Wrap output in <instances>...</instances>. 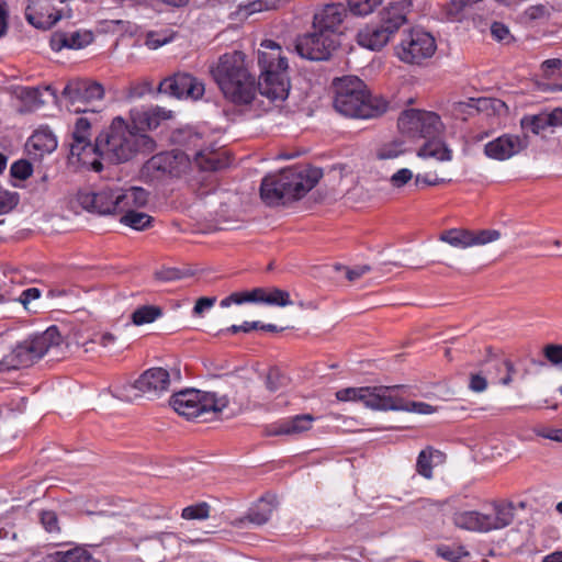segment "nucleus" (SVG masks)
<instances>
[{
  "mask_svg": "<svg viewBox=\"0 0 562 562\" xmlns=\"http://www.w3.org/2000/svg\"><path fill=\"white\" fill-rule=\"evenodd\" d=\"M210 74L224 99L235 106L251 105L257 95H261V80L247 55L240 50L221 55L210 66Z\"/></svg>",
  "mask_w": 562,
  "mask_h": 562,
  "instance_id": "1",
  "label": "nucleus"
},
{
  "mask_svg": "<svg viewBox=\"0 0 562 562\" xmlns=\"http://www.w3.org/2000/svg\"><path fill=\"white\" fill-rule=\"evenodd\" d=\"M155 148L153 137L136 132L122 116H115L109 127L95 137L98 156L112 164L130 161L138 154L153 153Z\"/></svg>",
  "mask_w": 562,
  "mask_h": 562,
  "instance_id": "2",
  "label": "nucleus"
},
{
  "mask_svg": "<svg viewBox=\"0 0 562 562\" xmlns=\"http://www.w3.org/2000/svg\"><path fill=\"white\" fill-rule=\"evenodd\" d=\"M323 177L319 168L311 166H293L282 169L279 173L266 176L260 186L262 201L274 206L289 201L299 200L311 191Z\"/></svg>",
  "mask_w": 562,
  "mask_h": 562,
  "instance_id": "3",
  "label": "nucleus"
},
{
  "mask_svg": "<svg viewBox=\"0 0 562 562\" xmlns=\"http://www.w3.org/2000/svg\"><path fill=\"white\" fill-rule=\"evenodd\" d=\"M334 108L348 117L374 119L387 110V102L372 97L366 83L356 76H345L333 81Z\"/></svg>",
  "mask_w": 562,
  "mask_h": 562,
  "instance_id": "4",
  "label": "nucleus"
},
{
  "mask_svg": "<svg viewBox=\"0 0 562 562\" xmlns=\"http://www.w3.org/2000/svg\"><path fill=\"white\" fill-rule=\"evenodd\" d=\"M258 50L260 68L261 97L271 102L284 101L290 91V80L286 74L288 60L282 56L281 46L271 40H265Z\"/></svg>",
  "mask_w": 562,
  "mask_h": 562,
  "instance_id": "5",
  "label": "nucleus"
},
{
  "mask_svg": "<svg viewBox=\"0 0 562 562\" xmlns=\"http://www.w3.org/2000/svg\"><path fill=\"white\" fill-rule=\"evenodd\" d=\"M61 336L56 326H50L44 333L19 342L10 353L0 361V370H18L27 368L38 361L53 346L60 344Z\"/></svg>",
  "mask_w": 562,
  "mask_h": 562,
  "instance_id": "6",
  "label": "nucleus"
},
{
  "mask_svg": "<svg viewBox=\"0 0 562 562\" xmlns=\"http://www.w3.org/2000/svg\"><path fill=\"white\" fill-rule=\"evenodd\" d=\"M175 142L192 151V156L201 170L217 171L229 166V157L224 151L201 148L202 137L190 128L181 130L173 136Z\"/></svg>",
  "mask_w": 562,
  "mask_h": 562,
  "instance_id": "7",
  "label": "nucleus"
},
{
  "mask_svg": "<svg viewBox=\"0 0 562 562\" xmlns=\"http://www.w3.org/2000/svg\"><path fill=\"white\" fill-rule=\"evenodd\" d=\"M189 166V154L165 151L154 155L142 167V177L149 182L179 177Z\"/></svg>",
  "mask_w": 562,
  "mask_h": 562,
  "instance_id": "8",
  "label": "nucleus"
},
{
  "mask_svg": "<svg viewBox=\"0 0 562 562\" xmlns=\"http://www.w3.org/2000/svg\"><path fill=\"white\" fill-rule=\"evenodd\" d=\"M397 126L403 135L411 138L435 137L442 130L438 114L415 109L403 111L397 120Z\"/></svg>",
  "mask_w": 562,
  "mask_h": 562,
  "instance_id": "9",
  "label": "nucleus"
},
{
  "mask_svg": "<svg viewBox=\"0 0 562 562\" xmlns=\"http://www.w3.org/2000/svg\"><path fill=\"white\" fill-rule=\"evenodd\" d=\"M339 45V38L335 34L313 29V32L296 38L295 49L303 58L321 61L328 60Z\"/></svg>",
  "mask_w": 562,
  "mask_h": 562,
  "instance_id": "10",
  "label": "nucleus"
},
{
  "mask_svg": "<svg viewBox=\"0 0 562 562\" xmlns=\"http://www.w3.org/2000/svg\"><path fill=\"white\" fill-rule=\"evenodd\" d=\"M436 48V41L431 34L423 30L413 29L404 34L395 50L402 61L419 64L422 60L430 58Z\"/></svg>",
  "mask_w": 562,
  "mask_h": 562,
  "instance_id": "11",
  "label": "nucleus"
},
{
  "mask_svg": "<svg viewBox=\"0 0 562 562\" xmlns=\"http://www.w3.org/2000/svg\"><path fill=\"white\" fill-rule=\"evenodd\" d=\"M104 88L98 81L89 79H70L61 91V98L67 100L68 109L75 113H88L87 104L101 100Z\"/></svg>",
  "mask_w": 562,
  "mask_h": 562,
  "instance_id": "12",
  "label": "nucleus"
},
{
  "mask_svg": "<svg viewBox=\"0 0 562 562\" xmlns=\"http://www.w3.org/2000/svg\"><path fill=\"white\" fill-rule=\"evenodd\" d=\"M158 93L168 94L177 99L200 100L205 92L204 83L186 71L175 72L162 79L158 87Z\"/></svg>",
  "mask_w": 562,
  "mask_h": 562,
  "instance_id": "13",
  "label": "nucleus"
},
{
  "mask_svg": "<svg viewBox=\"0 0 562 562\" xmlns=\"http://www.w3.org/2000/svg\"><path fill=\"white\" fill-rule=\"evenodd\" d=\"M76 201L86 211L99 215L121 214L117 188L101 189L93 191L91 189H80L76 194Z\"/></svg>",
  "mask_w": 562,
  "mask_h": 562,
  "instance_id": "14",
  "label": "nucleus"
},
{
  "mask_svg": "<svg viewBox=\"0 0 562 562\" xmlns=\"http://www.w3.org/2000/svg\"><path fill=\"white\" fill-rule=\"evenodd\" d=\"M93 122L88 116L78 117L72 131V142L70 143V155L77 157L82 164H90L91 169L100 172L103 165L99 159L88 161V156L98 155L95 142L91 143V126Z\"/></svg>",
  "mask_w": 562,
  "mask_h": 562,
  "instance_id": "15",
  "label": "nucleus"
},
{
  "mask_svg": "<svg viewBox=\"0 0 562 562\" xmlns=\"http://www.w3.org/2000/svg\"><path fill=\"white\" fill-rule=\"evenodd\" d=\"M389 386L346 387L336 392V398L341 402H361L366 407L384 411Z\"/></svg>",
  "mask_w": 562,
  "mask_h": 562,
  "instance_id": "16",
  "label": "nucleus"
},
{
  "mask_svg": "<svg viewBox=\"0 0 562 562\" xmlns=\"http://www.w3.org/2000/svg\"><path fill=\"white\" fill-rule=\"evenodd\" d=\"M529 145L528 136L504 134L484 146V154L494 160H506L526 149Z\"/></svg>",
  "mask_w": 562,
  "mask_h": 562,
  "instance_id": "17",
  "label": "nucleus"
},
{
  "mask_svg": "<svg viewBox=\"0 0 562 562\" xmlns=\"http://www.w3.org/2000/svg\"><path fill=\"white\" fill-rule=\"evenodd\" d=\"M348 18V10L344 3H328L314 13L313 29L335 34L337 38L342 34L341 26Z\"/></svg>",
  "mask_w": 562,
  "mask_h": 562,
  "instance_id": "18",
  "label": "nucleus"
},
{
  "mask_svg": "<svg viewBox=\"0 0 562 562\" xmlns=\"http://www.w3.org/2000/svg\"><path fill=\"white\" fill-rule=\"evenodd\" d=\"M170 385V374L164 368H150L144 371L133 383V387L140 393L155 398L161 393L168 391Z\"/></svg>",
  "mask_w": 562,
  "mask_h": 562,
  "instance_id": "19",
  "label": "nucleus"
},
{
  "mask_svg": "<svg viewBox=\"0 0 562 562\" xmlns=\"http://www.w3.org/2000/svg\"><path fill=\"white\" fill-rule=\"evenodd\" d=\"M413 2L411 0H395L384 7L379 13V24L392 36L407 23V14L411 12Z\"/></svg>",
  "mask_w": 562,
  "mask_h": 562,
  "instance_id": "20",
  "label": "nucleus"
},
{
  "mask_svg": "<svg viewBox=\"0 0 562 562\" xmlns=\"http://www.w3.org/2000/svg\"><path fill=\"white\" fill-rule=\"evenodd\" d=\"M172 117V112L159 106L149 109H133L130 112V124L136 132L147 134L156 130L161 121Z\"/></svg>",
  "mask_w": 562,
  "mask_h": 562,
  "instance_id": "21",
  "label": "nucleus"
},
{
  "mask_svg": "<svg viewBox=\"0 0 562 562\" xmlns=\"http://www.w3.org/2000/svg\"><path fill=\"white\" fill-rule=\"evenodd\" d=\"M515 518V506L512 502H494L491 513H483L484 532L508 527Z\"/></svg>",
  "mask_w": 562,
  "mask_h": 562,
  "instance_id": "22",
  "label": "nucleus"
},
{
  "mask_svg": "<svg viewBox=\"0 0 562 562\" xmlns=\"http://www.w3.org/2000/svg\"><path fill=\"white\" fill-rule=\"evenodd\" d=\"M314 417L311 414L296 415L280 420L266 428L267 436H297L312 428Z\"/></svg>",
  "mask_w": 562,
  "mask_h": 562,
  "instance_id": "23",
  "label": "nucleus"
},
{
  "mask_svg": "<svg viewBox=\"0 0 562 562\" xmlns=\"http://www.w3.org/2000/svg\"><path fill=\"white\" fill-rule=\"evenodd\" d=\"M403 389L401 385L389 386L390 393L386 394V401L384 404V411H405L416 414H432L436 412V407L424 403L406 401L398 395V392Z\"/></svg>",
  "mask_w": 562,
  "mask_h": 562,
  "instance_id": "24",
  "label": "nucleus"
},
{
  "mask_svg": "<svg viewBox=\"0 0 562 562\" xmlns=\"http://www.w3.org/2000/svg\"><path fill=\"white\" fill-rule=\"evenodd\" d=\"M561 125L562 108H555L551 112L526 115L520 121V126L524 131H529L536 135L546 131L548 127H558Z\"/></svg>",
  "mask_w": 562,
  "mask_h": 562,
  "instance_id": "25",
  "label": "nucleus"
},
{
  "mask_svg": "<svg viewBox=\"0 0 562 562\" xmlns=\"http://www.w3.org/2000/svg\"><path fill=\"white\" fill-rule=\"evenodd\" d=\"M199 390L187 389L175 393L170 398V405L179 415L187 418H194L199 417Z\"/></svg>",
  "mask_w": 562,
  "mask_h": 562,
  "instance_id": "26",
  "label": "nucleus"
},
{
  "mask_svg": "<svg viewBox=\"0 0 562 562\" xmlns=\"http://www.w3.org/2000/svg\"><path fill=\"white\" fill-rule=\"evenodd\" d=\"M92 41L93 34L88 31H76L71 33L55 32L50 37V47L56 52L63 48L80 49L89 45Z\"/></svg>",
  "mask_w": 562,
  "mask_h": 562,
  "instance_id": "27",
  "label": "nucleus"
},
{
  "mask_svg": "<svg viewBox=\"0 0 562 562\" xmlns=\"http://www.w3.org/2000/svg\"><path fill=\"white\" fill-rule=\"evenodd\" d=\"M392 38L390 31H386L382 25H367L357 34V42L360 46L371 49L380 50Z\"/></svg>",
  "mask_w": 562,
  "mask_h": 562,
  "instance_id": "28",
  "label": "nucleus"
},
{
  "mask_svg": "<svg viewBox=\"0 0 562 562\" xmlns=\"http://www.w3.org/2000/svg\"><path fill=\"white\" fill-rule=\"evenodd\" d=\"M121 213L126 210L143 207L147 204L149 193L140 187H131L127 189L117 188Z\"/></svg>",
  "mask_w": 562,
  "mask_h": 562,
  "instance_id": "29",
  "label": "nucleus"
},
{
  "mask_svg": "<svg viewBox=\"0 0 562 562\" xmlns=\"http://www.w3.org/2000/svg\"><path fill=\"white\" fill-rule=\"evenodd\" d=\"M456 527L469 531L484 532L483 513L477 510H459L452 516Z\"/></svg>",
  "mask_w": 562,
  "mask_h": 562,
  "instance_id": "30",
  "label": "nucleus"
},
{
  "mask_svg": "<svg viewBox=\"0 0 562 562\" xmlns=\"http://www.w3.org/2000/svg\"><path fill=\"white\" fill-rule=\"evenodd\" d=\"M43 91L49 92L54 99V102H57L58 94L56 89L52 86H45L43 89L35 87L22 88L19 91L18 97L22 102H24L26 106L34 109L45 104V101L42 99Z\"/></svg>",
  "mask_w": 562,
  "mask_h": 562,
  "instance_id": "31",
  "label": "nucleus"
},
{
  "mask_svg": "<svg viewBox=\"0 0 562 562\" xmlns=\"http://www.w3.org/2000/svg\"><path fill=\"white\" fill-rule=\"evenodd\" d=\"M274 497H261L247 513L246 519L257 526L266 524L274 510Z\"/></svg>",
  "mask_w": 562,
  "mask_h": 562,
  "instance_id": "32",
  "label": "nucleus"
},
{
  "mask_svg": "<svg viewBox=\"0 0 562 562\" xmlns=\"http://www.w3.org/2000/svg\"><path fill=\"white\" fill-rule=\"evenodd\" d=\"M429 140L419 148L417 155L423 158H435L439 161L451 160V150L443 142L435 137H427Z\"/></svg>",
  "mask_w": 562,
  "mask_h": 562,
  "instance_id": "33",
  "label": "nucleus"
},
{
  "mask_svg": "<svg viewBox=\"0 0 562 562\" xmlns=\"http://www.w3.org/2000/svg\"><path fill=\"white\" fill-rule=\"evenodd\" d=\"M43 562H97L91 554L81 548H75L68 551H56L47 554Z\"/></svg>",
  "mask_w": 562,
  "mask_h": 562,
  "instance_id": "34",
  "label": "nucleus"
},
{
  "mask_svg": "<svg viewBox=\"0 0 562 562\" xmlns=\"http://www.w3.org/2000/svg\"><path fill=\"white\" fill-rule=\"evenodd\" d=\"M227 405L228 398L226 396H216L215 393L200 391L199 416L207 412H222Z\"/></svg>",
  "mask_w": 562,
  "mask_h": 562,
  "instance_id": "35",
  "label": "nucleus"
},
{
  "mask_svg": "<svg viewBox=\"0 0 562 562\" xmlns=\"http://www.w3.org/2000/svg\"><path fill=\"white\" fill-rule=\"evenodd\" d=\"M445 504L446 502L422 498L415 503L414 512L420 520L429 521L441 513Z\"/></svg>",
  "mask_w": 562,
  "mask_h": 562,
  "instance_id": "36",
  "label": "nucleus"
},
{
  "mask_svg": "<svg viewBox=\"0 0 562 562\" xmlns=\"http://www.w3.org/2000/svg\"><path fill=\"white\" fill-rule=\"evenodd\" d=\"M439 239L457 248L471 247L472 231L468 229H448L440 234Z\"/></svg>",
  "mask_w": 562,
  "mask_h": 562,
  "instance_id": "37",
  "label": "nucleus"
},
{
  "mask_svg": "<svg viewBox=\"0 0 562 562\" xmlns=\"http://www.w3.org/2000/svg\"><path fill=\"white\" fill-rule=\"evenodd\" d=\"M121 214H123L120 220L121 223L136 231H144L150 227L154 221L150 215L143 212H137L135 210H126Z\"/></svg>",
  "mask_w": 562,
  "mask_h": 562,
  "instance_id": "38",
  "label": "nucleus"
},
{
  "mask_svg": "<svg viewBox=\"0 0 562 562\" xmlns=\"http://www.w3.org/2000/svg\"><path fill=\"white\" fill-rule=\"evenodd\" d=\"M442 453L439 450L428 447L422 450L418 454L416 462V471L425 479L432 477V460L434 458H441Z\"/></svg>",
  "mask_w": 562,
  "mask_h": 562,
  "instance_id": "39",
  "label": "nucleus"
},
{
  "mask_svg": "<svg viewBox=\"0 0 562 562\" xmlns=\"http://www.w3.org/2000/svg\"><path fill=\"white\" fill-rule=\"evenodd\" d=\"M162 315V310L156 305H144L136 308L131 316L134 325L140 326L155 322Z\"/></svg>",
  "mask_w": 562,
  "mask_h": 562,
  "instance_id": "40",
  "label": "nucleus"
},
{
  "mask_svg": "<svg viewBox=\"0 0 562 562\" xmlns=\"http://www.w3.org/2000/svg\"><path fill=\"white\" fill-rule=\"evenodd\" d=\"M31 143L34 148L42 153H52L57 147V140L54 134L47 130L36 131L31 136Z\"/></svg>",
  "mask_w": 562,
  "mask_h": 562,
  "instance_id": "41",
  "label": "nucleus"
},
{
  "mask_svg": "<svg viewBox=\"0 0 562 562\" xmlns=\"http://www.w3.org/2000/svg\"><path fill=\"white\" fill-rule=\"evenodd\" d=\"M382 0H347L348 11L357 16H364L374 11Z\"/></svg>",
  "mask_w": 562,
  "mask_h": 562,
  "instance_id": "42",
  "label": "nucleus"
},
{
  "mask_svg": "<svg viewBox=\"0 0 562 562\" xmlns=\"http://www.w3.org/2000/svg\"><path fill=\"white\" fill-rule=\"evenodd\" d=\"M404 153V143L402 140H393L382 145L376 151V157L381 160L394 159Z\"/></svg>",
  "mask_w": 562,
  "mask_h": 562,
  "instance_id": "43",
  "label": "nucleus"
},
{
  "mask_svg": "<svg viewBox=\"0 0 562 562\" xmlns=\"http://www.w3.org/2000/svg\"><path fill=\"white\" fill-rule=\"evenodd\" d=\"M154 91L153 81L149 79H142L139 81L132 82L127 88L126 99L134 100L143 98L147 93Z\"/></svg>",
  "mask_w": 562,
  "mask_h": 562,
  "instance_id": "44",
  "label": "nucleus"
},
{
  "mask_svg": "<svg viewBox=\"0 0 562 562\" xmlns=\"http://www.w3.org/2000/svg\"><path fill=\"white\" fill-rule=\"evenodd\" d=\"M289 379L280 369L270 368L266 376V386L270 392H277L288 385Z\"/></svg>",
  "mask_w": 562,
  "mask_h": 562,
  "instance_id": "45",
  "label": "nucleus"
},
{
  "mask_svg": "<svg viewBox=\"0 0 562 562\" xmlns=\"http://www.w3.org/2000/svg\"><path fill=\"white\" fill-rule=\"evenodd\" d=\"M436 552L442 559L450 562H458L461 558L468 555V552L459 546L439 544Z\"/></svg>",
  "mask_w": 562,
  "mask_h": 562,
  "instance_id": "46",
  "label": "nucleus"
},
{
  "mask_svg": "<svg viewBox=\"0 0 562 562\" xmlns=\"http://www.w3.org/2000/svg\"><path fill=\"white\" fill-rule=\"evenodd\" d=\"M210 506L206 503L191 505L182 509L181 517L188 520L191 519H205L209 517Z\"/></svg>",
  "mask_w": 562,
  "mask_h": 562,
  "instance_id": "47",
  "label": "nucleus"
},
{
  "mask_svg": "<svg viewBox=\"0 0 562 562\" xmlns=\"http://www.w3.org/2000/svg\"><path fill=\"white\" fill-rule=\"evenodd\" d=\"M33 172L32 164L25 159H20L12 164L10 175L14 179L26 180Z\"/></svg>",
  "mask_w": 562,
  "mask_h": 562,
  "instance_id": "48",
  "label": "nucleus"
},
{
  "mask_svg": "<svg viewBox=\"0 0 562 562\" xmlns=\"http://www.w3.org/2000/svg\"><path fill=\"white\" fill-rule=\"evenodd\" d=\"M19 203V194L2 190L0 187V214H5L13 210Z\"/></svg>",
  "mask_w": 562,
  "mask_h": 562,
  "instance_id": "49",
  "label": "nucleus"
},
{
  "mask_svg": "<svg viewBox=\"0 0 562 562\" xmlns=\"http://www.w3.org/2000/svg\"><path fill=\"white\" fill-rule=\"evenodd\" d=\"M501 237V233L496 229H482L472 232L471 246L485 245L487 243L497 240Z\"/></svg>",
  "mask_w": 562,
  "mask_h": 562,
  "instance_id": "50",
  "label": "nucleus"
},
{
  "mask_svg": "<svg viewBox=\"0 0 562 562\" xmlns=\"http://www.w3.org/2000/svg\"><path fill=\"white\" fill-rule=\"evenodd\" d=\"M266 303L270 305L288 306L292 304L289 292L281 289H272L267 293Z\"/></svg>",
  "mask_w": 562,
  "mask_h": 562,
  "instance_id": "51",
  "label": "nucleus"
},
{
  "mask_svg": "<svg viewBox=\"0 0 562 562\" xmlns=\"http://www.w3.org/2000/svg\"><path fill=\"white\" fill-rule=\"evenodd\" d=\"M40 521L47 532H59L58 517L54 510H42Z\"/></svg>",
  "mask_w": 562,
  "mask_h": 562,
  "instance_id": "52",
  "label": "nucleus"
},
{
  "mask_svg": "<svg viewBox=\"0 0 562 562\" xmlns=\"http://www.w3.org/2000/svg\"><path fill=\"white\" fill-rule=\"evenodd\" d=\"M334 268L337 271L345 270L346 278L349 281H356V280H358L359 278H361L363 274H366L367 272H369L371 270V267L368 266V265L356 266L353 268H347V267H344V266L337 263V265L334 266Z\"/></svg>",
  "mask_w": 562,
  "mask_h": 562,
  "instance_id": "53",
  "label": "nucleus"
},
{
  "mask_svg": "<svg viewBox=\"0 0 562 562\" xmlns=\"http://www.w3.org/2000/svg\"><path fill=\"white\" fill-rule=\"evenodd\" d=\"M278 0H255L244 7L248 13L261 12L277 8Z\"/></svg>",
  "mask_w": 562,
  "mask_h": 562,
  "instance_id": "54",
  "label": "nucleus"
},
{
  "mask_svg": "<svg viewBox=\"0 0 562 562\" xmlns=\"http://www.w3.org/2000/svg\"><path fill=\"white\" fill-rule=\"evenodd\" d=\"M184 277V273L177 268H162L155 272V278L159 281H175Z\"/></svg>",
  "mask_w": 562,
  "mask_h": 562,
  "instance_id": "55",
  "label": "nucleus"
},
{
  "mask_svg": "<svg viewBox=\"0 0 562 562\" xmlns=\"http://www.w3.org/2000/svg\"><path fill=\"white\" fill-rule=\"evenodd\" d=\"M544 357L552 364L562 363V345H547L543 349Z\"/></svg>",
  "mask_w": 562,
  "mask_h": 562,
  "instance_id": "56",
  "label": "nucleus"
},
{
  "mask_svg": "<svg viewBox=\"0 0 562 562\" xmlns=\"http://www.w3.org/2000/svg\"><path fill=\"white\" fill-rule=\"evenodd\" d=\"M413 178V172L407 168H402L391 177V183L395 188H401Z\"/></svg>",
  "mask_w": 562,
  "mask_h": 562,
  "instance_id": "57",
  "label": "nucleus"
},
{
  "mask_svg": "<svg viewBox=\"0 0 562 562\" xmlns=\"http://www.w3.org/2000/svg\"><path fill=\"white\" fill-rule=\"evenodd\" d=\"M525 14L529 20L535 21V20L548 18L550 13H549L547 5L536 4V5H530L525 11Z\"/></svg>",
  "mask_w": 562,
  "mask_h": 562,
  "instance_id": "58",
  "label": "nucleus"
},
{
  "mask_svg": "<svg viewBox=\"0 0 562 562\" xmlns=\"http://www.w3.org/2000/svg\"><path fill=\"white\" fill-rule=\"evenodd\" d=\"M41 296V291L37 288H29L24 290L19 297H15L14 301H19L24 308L27 310V305L31 301L36 300Z\"/></svg>",
  "mask_w": 562,
  "mask_h": 562,
  "instance_id": "59",
  "label": "nucleus"
},
{
  "mask_svg": "<svg viewBox=\"0 0 562 562\" xmlns=\"http://www.w3.org/2000/svg\"><path fill=\"white\" fill-rule=\"evenodd\" d=\"M215 302H216L215 296H202L195 302V305L193 307V313L195 315H202V313L205 310L211 308L215 304Z\"/></svg>",
  "mask_w": 562,
  "mask_h": 562,
  "instance_id": "60",
  "label": "nucleus"
},
{
  "mask_svg": "<svg viewBox=\"0 0 562 562\" xmlns=\"http://www.w3.org/2000/svg\"><path fill=\"white\" fill-rule=\"evenodd\" d=\"M469 387L471 391L480 393L486 390L487 381L480 373L471 374Z\"/></svg>",
  "mask_w": 562,
  "mask_h": 562,
  "instance_id": "61",
  "label": "nucleus"
},
{
  "mask_svg": "<svg viewBox=\"0 0 562 562\" xmlns=\"http://www.w3.org/2000/svg\"><path fill=\"white\" fill-rule=\"evenodd\" d=\"M562 67V60L560 58L547 59L542 63L541 68L546 77H551L554 70Z\"/></svg>",
  "mask_w": 562,
  "mask_h": 562,
  "instance_id": "62",
  "label": "nucleus"
},
{
  "mask_svg": "<svg viewBox=\"0 0 562 562\" xmlns=\"http://www.w3.org/2000/svg\"><path fill=\"white\" fill-rule=\"evenodd\" d=\"M491 33L497 41H503L509 35V30L505 24L494 22L491 26Z\"/></svg>",
  "mask_w": 562,
  "mask_h": 562,
  "instance_id": "63",
  "label": "nucleus"
},
{
  "mask_svg": "<svg viewBox=\"0 0 562 562\" xmlns=\"http://www.w3.org/2000/svg\"><path fill=\"white\" fill-rule=\"evenodd\" d=\"M498 364H502L506 369V372H507V374L501 380V383L503 385H509L513 382V375L516 373L514 363L510 360L505 359V360L498 361Z\"/></svg>",
  "mask_w": 562,
  "mask_h": 562,
  "instance_id": "64",
  "label": "nucleus"
}]
</instances>
